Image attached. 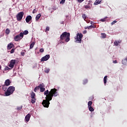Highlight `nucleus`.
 Here are the masks:
<instances>
[{
	"mask_svg": "<svg viewBox=\"0 0 127 127\" xmlns=\"http://www.w3.org/2000/svg\"><path fill=\"white\" fill-rule=\"evenodd\" d=\"M44 95H46V100H44L42 103L44 108H49L50 105V101L52 100L53 97H57L58 92L56 88L51 89L49 91L48 90L44 92Z\"/></svg>",
	"mask_w": 127,
	"mask_h": 127,
	"instance_id": "nucleus-1",
	"label": "nucleus"
},
{
	"mask_svg": "<svg viewBox=\"0 0 127 127\" xmlns=\"http://www.w3.org/2000/svg\"><path fill=\"white\" fill-rule=\"evenodd\" d=\"M61 41L64 40L65 42H69L70 41V33L64 32L61 35Z\"/></svg>",
	"mask_w": 127,
	"mask_h": 127,
	"instance_id": "nucleus-2",
	"label": "nucleus"
},
{
	"mask_svg": "<svg viewBox=\"0 0 127 127\" xmlns=\"http://www.w3.org/2000/svg\"><path fill=\"white\" fill-rule=\"evenodd\" d=\"M14 91H15V88L14 87L9 86L6 90V91L5 92V96L7 97L10 96V95H12Z\"/></svg>",
	"mask_w": 127,
	"mask_h": 127,
	"instance_id": "nucleus-3",
	"label": "nucleus"
},
{
	"mask_svg": "<svg viewBox=\"0 0 127 127\" xmlns=\"http://www.w3.org/2000/svg\"><path fill=\"white\" fill-rule=\"evenodd\" d=\"M82 38H83V34L78 33L75 38V42L81 43L82 42Z\"/></svg>",
	"mask_w": 127,
	"mask_h": 127,
	"instance_id": "nucleus-4",
	"label": "nucleus"
},
{
	"mask_svg": "<svg viewBox=\"0 0 127 127\" xmlns=\"http://www.w3.org/2000/svg\"><path fill=\"white\" fill-rule=\"evenodd\" d=\"M23 15H24V12H19L16 15L17 20H18V21H20V20L22 19V17H23Z\"/></svg>",
	"mask_w": 127,
	"mask_h": 127,
	"instance_id": "nucleus-5",
	"label": "nucleus"
},
{
	"mask_svg": "<svg viewBox=\"0 0 127 127\" xmlns=\"http://www.w3.org/2000/svg\"><path fill=\"white\" fill-rule=\"evenodd\" d=\"M36 95H35V93H34V92H32L31 93V103H32V104H35V102H36V98H35V96Z\"/></svg>",
	"mask_w": 127,
	"mask_h": 127,
	"instance_id": "nucleus-6",
	"label": "nucleus"
},
{
	"mask_svg": "<svg viewBox=\"0 0 127 127\" xmlns=\"http://www.w3.org/2000/svg\"><path fill=\"white\" fill-rule=\"evenodd\" d=\"M16 60H12L10 61V64L8 65L9 67L12 69L14 67V64H15Z\"/></svg>",
	"mask_w": 127,
	"mask_h": 127,
	"instance_id": "nucleus-7",
	"label": "nucleus"
},
{
	"mask_svg": "<svg viewBox=\"0 0 127 127\" xmlns=\"http://www.w3.org/2000/svg\"><path fill=\"white\" fill-rule=\"evenodd\" d=\"M49 58H50V55H47L41 58V62H43L44 61H47Z\"/></svg>",
	"mask_w": 127,
	"mask_h": 127,
	"instance_id": "nucleus-8",
	"label": "nucleus"
},
{
	"mask_svg": "<svg viewBox=\"0 0 127 127\" xmlns=\"http://www.w3.org/2000/svg\"><path fill=\"white\" fill-rule=\"evenodd\" d=\"M40 91L41 92V93H42L43 92H44V91H45V86H44V83H41L40 84Z\"/></svg>",
	"mask_w": 127,
	"mask_h": 127,
	"instance_id": "nucleus-9",
	"label": "nucleus"
},
{
	"mask_svg": "<svg viewBox=\"0 0 127 127\" xmlns=\"http://www.w3.org/2000/svg\"><path fill=\"white\" fill-rule=\"evenodd\" d=\"M27 34H28V31L25 30L23 32L20 33V36L21 38H23L24 35H27Z\"/></svg>",
	"mask_w": 127,
	"mask_h": 127,
	"instance_id": "nucleus-10",
	"label": "nucleus"
},
{
	"mask_svg": "<svg viewBox=\"0 0 127 127\" xmlns=\"http://www.w3.org/2000/svg\"><path fill=\"white\" fill-rule=\"evenodd\" d=\"M21 37L20 36V34H19V35L15 36L14 38V40L15 41H19V40H20L21 39H22V38H20Z\"/></svg>",
	"mask_w": 127,
	"mask_h": 127,
	"instance_id": "nucleus-11",
	"label": "nucleus"
},
{
	"mask_svg": "<svg viewBox=\"0 0 127 127\" xmlns=\"http://www.w3.org/2000/svg\"><path fill=\"white\" fill-rule=\"evenodd\" d=\"M31 19H32V17L31 15H28L25 19L26 22L29 23V22L30 20H31Z\"/></svg>",
	"mask_w": 127,
	"mask_h": 127,
	"instance_id": "nucleus-12",
	"label": "nucleus"
},
{
	"mask_svg": "<svg viewBox=\"0 0 127 127\" xmlns=\"http://www.w3.org/2000/svg\"><path fill=\"white\" fill-rule=\"evenodd\" d=\"M92 28H96V26L91 25L90 26L84 27L85 29H92Z\"/></svg>",
	"mask_w": 127,
	"mask_h": 127,
	"instance_id": "nucleus-13",
	"label": "nucleus"
},
{
	"mask_svg": "<svg viewBox=\"0 0 127 127\" xmlns=\"http://www.w3.org/2000/svg\"><path fill=\"white\" fill-rule=\"evenodd\" d=\"M11 82L10 81V80L9 79H6L5 81L4 82V85H5L6 86H9V85H10Z\"/></svg>",
	"mask_w": 127,
	"mask_h": 127,
	"instance_id": "nucleus-14",
	"label": "nucleus"
},
{
	"mask_svg": "<svg viewBox=\"0 0 127 127\" xmlns=\"http://www.w3.org/2000/svg\"><path fill=\"white\" fill-rule=\"evenodd\" d=\"M100 3H102V0H96L94 3V5H98V4H100Z\"/></svg>",
	"mask_w": 127,
	"mask_h": 127,
	"instance_id": "nucleus-15",
	"label": "nucleus"
},
{
	"mask_svg": "<svg viewBox=\"0 0 127 127\" xmlns=\"http://www.w3.org/2000/svg\"><path fill=\"white\" fill-rule=\"evenodd\" d=\"M30 117L31 116H30V114H27L25 118L26 122H29V120H30Z\"/></svg>",
	"mask_w": 127,
	"mask_h": 127,
	"instance_id": "nucleus-16",
	"label": "nucleus"
},
{
	"mask_svg": "<svg viewBox=\"0 0 127 127\" xmlns=\"http://www.w3.org/2000/svg\"><path fill=\"white\" fill-rule=\"evenodd\" d=\"M13 47V44L10 43L9 44L7 45V49L8 50H10Z\"/></svg>",
	"mask_w": 127,
	"mask_h": 127,
	"instance_id": "nucleus-17",
	"label": "nucleus"
},
{
	"mask_svg": "<svg viewBox=\"0 0 127 127\" xmlns=\"http://www.w3.org/2000/svg\"><path fill=\"white\" fill-rule=\"evenodd\" d=\"M122 64H123V65L127 64V58L122 60Z\"/></svg>",
	"mask_w": 127,
	"mask_h": 127,
	"instance_id": "nucleus-18",
	"label": "nucleus"
},
{
	"mask_svg": "<svg viewBox=\"0 0 127 127\" xmlns=\"http://www.w3.org/2000/svg\"><path fill=\"white\" fill-rule=\"evenodd\" d=\"M40 17H41V14L39 13L38 15H36V20L37 21L38 20H39V18H40Z\"/></svg>",
	"mask_w": 127,
	"mask_h": 127,
	"instance_id": "nucleus-19",
	"label": "nucleus"
},
{
	"mask_svg": "<svg viewBox=\"0 0 127 127\" xmlns=\"http://www.w3.org/2000/svg\"><path fill=\"white\" fill-rule=\"evenodd\" d=\"M7 85H6L5 84L2 85V90H3L4 91V92H5L6 91V89H7Z\"/></svg>",
	"mask_w": 127,
	"mask_h": 127,
	"instance_id": "nucleus-20",
	"label": "nucleus"
},
{
	"mask_svg": "<svg viewBox=\"0 0 127 127\" xmlns=\"http://www.w3.org/2000/svg\"><path fill=\"white\" fill-rule=\"evenodd\" d=\"M40 84H39L38 85V86H36L34 89V92H36V91H37L38 90H39V89H40Z\"/></svg>",
	"mask_w": 127,
	"mask_h": 127,
	"instance_id": "nucleus-21",
	"label": "nucleus"
},
{
	"mask_svg": "<svg viewBox=\"0 0 127 127\" xmlns=\"http://www.w3.org/2000/svg\"><path fill=\"white\" fill-rule=\"evenodd\" d=\"M107 37V35L105 33H101V37L102 38L105 39Z\"/></svg>",
	"mask_w": 127,
	"mask_h": 127,
	"instance_id": "nucleus-22",
	"label": "nucleus"
},
{
	"mask_svg": "<svg viewBox=\"0 0 127 127\" xmlns=\"http://www.w3.org/2000/svg\"><path fill=\"white\" fill-rule=\"evenodd\" d=\"M35 44V43L34 42H32V43L30 44V49H32V48H33V46H34Z\"/></svg>",
	"mask_w": 127,
	"mask_h": 127,
	"instance_id": "nucleus-23",
	"label": "nucleus"
},
{
	"mask_svg": "<svg viewBox=\"0 0 127 127\" xmlns=\"http://www.w3.org/2000/svg\"><path fill=\"white\" fill-rule=\"evenodd\" d=\"M107 79H108V76H105L104 78V83L105 84V85H106V84H107Z\"/></svg>",
	"mask_w": 127,
	"mask_h": 127,
	"instance_id": "nucleus-24",
	"label": "nucleus"
},
{
	"mask_svg": "<svg viewBox=\"0 0 127 127\" xmlns=\"http://www.w3.org/2000/svg\"><path fill=\"white\" fill-rule=\"evenodd\" d=\"M88 110L89 111H90V112H94V109L93 107H92V106H89L88 107Z\"/></svg>",
	"mask_w": 127,
	"mask_h": 127,
	"instance_id": "nucleus-25",
	"label": "nucleus"
},
{
	"mask_svg": "<svg viewBox=\"0 0 127 127\" xmlns=\"http://www.w3.org/2000/svg\"><path fill=\"white\" fill-rule=\"evenodd\" d=\"M5 33L6 34H9L10 32V30L8 29V28H7L6 30H5Z\"/></svg>",
	"mask_w": 127,
	"mask_h": 127,
	"instance_id": "nucleus-26",
	"label": "nucleus"
},
{
	"mask_svg": "<svg viewBox=\"0 0 127 127\" xmlns=\"http://www.w3.org/2000/svg\"><path fill=\"white\" fill-rule=\"evenodd\" d=\"M92 105H93V102L92 101H89L88 102V107H92Z\"/></svg>",
	"mask_w": 127,
	"mask_h": 127,
	"instance_id": "nucleus-27",
	"label": "nucleus"
},
{
	"mask_svg": "<svg viewBox=\"0 0 127 127\" xmlns=\"http://www.w3.org/2000/svg\"><path fill=\"white\" fill-rule=\"evenodd\" d=\"M85 8H86L87 9V8H91V5H89V4H88L87 5H86L85 6Z\"/></svg>",
	"mask_w": 127,
	"mask_h": 127,
	"instance_id": "nucleus-28",
	"label": "nucleus"
},
{
	"mask_svg": "<svg viewBox=\"0 0 127 127\" xmlns=\"http://www.w3.org/2000/svg\"><path fill=\"white\" fill-rule=\"evenodd\" d=\"M107 18H108V17H105L104 18L101 19L100 20V21H102V22H105L106 19H107Z\"/></svg>",
	"mask_w": 127,
	"mask_h": 127,
	"instance_id": "nucleus-29",
	"label": "nucleus"
},
{
	"mask_svg": "<svg viewBox=\"0 0 127 127\" xmlns=\"http://www.w3.org/2000/svg\"><path fill=\"white\" fill-rule=\"evenodd\" d=\"M10 69H11V68L8 67V66H5L4 70H5V71H7L8 70H10Z\"/></svg>",
	"mask_w": 127,
	"mask_h": 127,
	"instance_id": "nucleus-30",
	"label": "nucleus"
},
{
	"mask_svg": "<svg viewBox=\"0 0 127 127\" xmlns=\"http://www.w3.org/2000/svg\"><path fill=\"white\" fill-rule=\"evenodd\" d=\"M82 18H83V19H84V20H85V19H86V18H87V16L86 15V14H83L82 15Z\"/></svg>",
	"mask_w": 127,
	"mask_h": 127,
	"instance_id": "nucleus-31",
	"label": "nucleus"
},
{
	"mask_svg": "<svg viewBox=\"0 0 127 127\" xmlns=\"http://www.w3.org/2000/svg\"><path fill=\"white\" fill-rule=\"evenodd\" d=\"M50 69L49 68H46L45 69V73H49Z\"/></svg>",
	"mask_w": 127,
	"mask_h": 127,
	"instance_id": "nucleus-32",
	"label": "nucleus"
},
{
	"mask_svg": "<svg viewBox=\"0 0 127 127\" xmlns=\"http://www.w3.org/2000/svg\"><path fill=\"white\" fill-rule=\"evenodd\" d=\"M119 43H120L119 42H117V41L114 42V45H115L116 46H118L119 45Z\"/></svg>",
	"mask_w": 127,
	"mask_h": 127,
	"instance_id": "nucleus-33",
	"label": "nucleus"
},
{
	"mask_svg": "<svg viewBox=\"0 0 127 127\" xmlns=\"http://www.w3.org/2000/svg\"><path fill=\"white\" fill-rule=\"evenodd\" d=\"M22 109V106H21L20 107H17V110L18 111H20V110Z\"/></svg>",
	"mask_w": 127,
	"mask_h": 127,
	"instance_id": "nucleus-34",
	"label": "nucleus"
},
{
	"mask_svg": "<svg viewBox=\"0 0 127 127\" xmlns=\"http://www.w3.org/2000/svg\"><path fill=\"white\" fill-rule=\"evenodd\" d=\"M117 21L115 20L113 21L112 23H111V25H114V24H115V23H117Z\"/></svg>",
	"mask_w": 127,
	"mask_h": 127,
	"instance_id": "nucleus-35",
	"label": "nucleus"
},
{
	"mask_svg": "<svg viewBox=\"0 0 127 127\" xmlns=\"http://www.w3.org/2000/svg\"><path fill=\"white\" fill-rule=\"evenodd\" d=\"M50 29V28H49V27H47L46 28L45 32H46V31H49Z\"/></svg>",
	"mask_w": 127,
	"mask_h": 127,
	"instance_id": "nucleus-36",
	"label": "nucleus"
},
{
	"mask_svg": "<svg viewBox=\"0 0 127 127\" xmlns=\"http://www.w3.org/2000/svg\"><path fill=\"white\" fill-rule=\"evenodd\" d=\"M44 52V49H43V48H41L40 49V52H41V53H42V52Z\"/></svg>",
	"mask_w": 127,
	"mask_h": 127,
	"instance_id": "nucleus-37",
	"label": "nucleus"
},
{
	"mask_svg": "<svg viewBox=\"0 0 127 127\" xmlns=\"http://www.w3.org/2000/svg\"><path fill=\"white\" fill-rule=\"evenodd\" d=\"M65 0H61L60 3H64Z\"/></svg>",
	"mask_w": 127,
	"mask_h": 127,
	"instance_id": "nucleus-38",
	"label": "nucleus"
},
{
	"mask_svg": "<svg viewBox=\"0 0 127 127\" xmlns=\"http://www.w3.org/2000/svg\"><path fill=\"white\" fill-rule=\"evenodd\" d=\"M14 52V49H12L11 51H10V53L12 54Z\"/></svg>",
	"mask_w": 127,
	"mask_h": 127,
	"instance_id": "nucleus-39",
	"label": "nucleus"
},
{
	"mask_svg": "<svg viewBox=\"0 0 127 127\" xmlns=\"http://www.w3.org/2000/svg\"><path fill=\"white\" fill-rule=\"evenodd\" d=\"M77 1L78 2H83V1H84V0H77Z\"/></svg>",
	"mask_w": 127,
	"mask_h": 127,
	"instance_id": "nucleus-40",
	"label": "nucleus"
},
{
	"mask_svg": "<svg viewBox=\"0 0 127 127\" xmlns=\"http://www.w3.org/2000/svg\"><path fill=\"white\" fill-rule=\"evenodd\" d=\"M36 10L35 9H34L33 10V13H36Z\"/></svg>",
	"mask_w": 127,
	"mask_h": 127,
	"instance_id": "nucleus-41",
	"label": "nucleus"
},
{
	"mask_svg": "<svg viewBox=\"0 0 127 127\" xmlns=\"http://www.w3.org/2000/svg\"><path fill=\"white\" fill-rule=\"evenodd\" d=\"M21 55H22V56H24V52H21Z\"/></svg>",
	"mask_w": 127,
	"mask_h": 127,
	"instance_id": "nucleus-42",
	"label": "nucleus"
},
{
	"mask_svg": "<svg viewBox=\"0 0 127 127\" xmlns=\"http://www.w3.org/2000/svg\"><path fill=\"white\" fill-rule=\"evenodd\" d=\"M113 63H114V64H116L118 63V62L117 61V60H115V61H113Z\"/></svg>",
	"mask_w": 127,
	"mask_h": 127,
	"instance_id": "nucleus-43",
	"label": "nucleus"
},
{
	"mask_svg": "<svg viewBox=\"0 0 127 127\" xmlns=\"http://www.w3.org/2000/svg\"><path fill=\"white\" fill-rule=\"evenodd\" d=\"M83 34H85L87 33V31L86 30L84 31L83 32Z\"/></svg>",
	"mask_w": 127,
	"mask_h": 127,
	"instance_id": "nucleus-44",
	"label": "nucleus"
},
{
	"mask_svg": "<svg viewBox=\"0 0 127 127\" xmlns=\"http://www.w3.org/2000/svg\"><path fill=\"white\" fill-rule=\"evenodd\" d=\"M85 82H84V84H86V83H88V80H84Z\"/></svg>",
	"mask_w": 127,
	"mask_h": 127,
	"instance_id": "nucleus-45",
	"label": "nucleus"
},
{
	"mask_svg": "<svg viewBox=\"0 0 127 127\" xmlns=\"http://www.w3.org/2000/svg\"><path fill=\"white\" fill-rule=\"evenodd\" d=\"M1 69V66H0V70Z\"/></svg>",
	"mask_w": 127,
	"mask_h": 127,
	"instance_id": "nucleus-46",
	"label": "nucleus"
},
{
	"mask_svg": "<svg viewBox=\"0 0 127 127\" xmlns=\"http://www.w3.org/2000/svg\"><path fill=\"white\" fill-rule=\"evenodd\" d=\"M93 22H91V24H93Z\"/></svg>",
	"mask_w": 127,
	"mask_h": 127,
	"instance_id": "nucleus-47",
	"label": "nucleus"
}]
</instances>
